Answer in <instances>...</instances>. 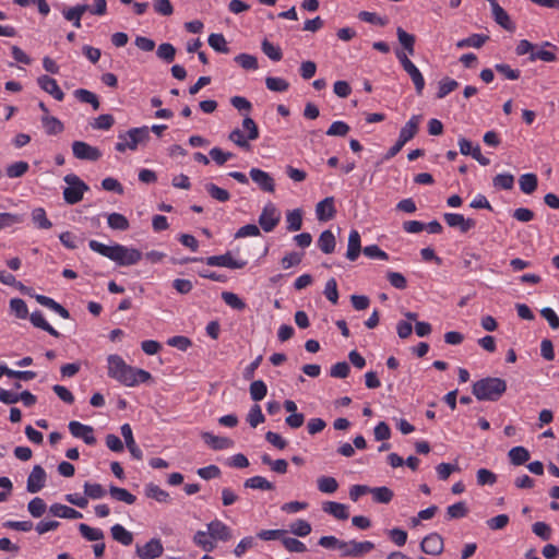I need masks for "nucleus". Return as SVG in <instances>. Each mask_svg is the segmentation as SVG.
Instances as JSON below:
<instances>
[{
  "instance_id": "obj_58",
  "label": "nucleus",
  "mask_w": 559,
  "mask_h": 559,
  "mask_svg": "<svg viewBox=\"0 0 559 559\" xmlns=\"http://www.w3.org/2000/svg\"><path fill=\"white\" fill-rule=\"evenodd\" d=\"M205 190L207 193L215 200L219 202H226L230 199V194L227 190L219 188L218 186L214 183H206Z\"/></svg>"
},
{
  "instance_id": "obj_20",
  "label": "nucleus",
  "mask_w": 559,
  "mask_h": 559,
  "mask_svg": "<svg viewBox=\"0 0 559 559\" xmlns=\"http://www.w3.org/2000/svg\"><path fill=\"white\" fill-rule=\"evenodd\" d=\"M120 431H121V436L123 437L126 445H127L129 452L131 453L132 457L135 460H142L143 452L135 443L131 426L129 424H123L120 427Z\"/></svg>"
},
{
  "instance_id": "obj_57",
  "label": "nucleus",
  "mask_w": 559,
  "mask_h": 559,
  "mask_svg": "<svg viewBox=\"0 0 559 559\" xmlns=\"http://www.w3.org/2000/svg\"><path fill=\"white\" fill-rule=\"evenodd\" d=\"M235 62L246 70H257L258 69V59L249 53H239L235 57Z\"/></svg>"
},
{
  "instance_id": "obj_17",
  "label": "nucleus",
  "mask_w": 559,
  "mask_h": 559,
  "mask_svg": "<svg viewBox=\"0 0 559 559\" xmlns=\"http://www.w3.org/2000/svg\"><path fill=\"white\" fill-rule=\"evenodd\" d=\"M336 210L333 197H326L316 205V216L320 222H326L335 216Z\"/></svg>"
},
{
  "instance_id": "obj_50",
  "label": "nucleus",
  "mask_w": 559,
  "mask_h": 559,
  "mask_svg": "<svg viewBox=\"0 0 559 559\" xmlns=\"http://www.w3.org/2000/svg\"><path fill=\"white\" fill-rule=\"evenodd\" d=\"M250 396L253 401L259 402L262 401L267 393V386L262 380H255L251 382L250 388Z\"/></svg>"
},
{
  "instance_id": "obj_6",
  "label": "nucleus",
  "mask_w": 559,
  "mask_h": 559,
  "mask_svg": "<svg viewBox=\"0 0 559 559\" xmlns=\"http://www.w3.org/2000/svg\"><path fill=\"white\" fill-rule=\"evenodd\" d=\"M64 182L68 186L63 190V199L69 204L79 203L83 199L84 192L88 190L87 185L74 174L67 175Z\"/></svg>"
},
{
  "instance_id": "obj_22",
  "label": "nucleus",
  "mask_w": 559,
  "mask_h": 559,
  "mask_svg": "<svg viewBox=\"0 0 559 559\" xmlns=\"http://www.w3.org/2000/svg\"><path fill=\"white\" fill-rule=\"evenodd\" d=\"M201 437L213 450H225L234 447V441L227 437L215 436L211 432H203Z\"/></svg>"
},
{
  "instance_id": "obj_24",
  "label": "nucleus",
  "mask_w": 559,
  "mask_h": 559,
  "mask_svg": "<svg viewBox=\"0 0 559 559\" xmlns=\"http://www.w3.org/2000/svg\"><path fill=\"white\" fill-rule=\"evenodd\" d=\"M322 510L337 520H347L349 516L348 507L341 502L326 501L323 503Z\"/></svg>"
},
{
  "instance_id": "obj_9",
  "label": "nucleus",
  "mask_w": 559,
  "mask_h": 559,
  "mask_svg": "<svg viewBox=\"0 0 559 559\" xmlns=\"http://www.w3.org/2000/svg\"><path fill=\"white\" fill-rule=\"evenodd\" d=\"M281 213L277 207L269 202L262 209V212L259 216V225L265 233H271L280 223Z\"/></svg>"
},
{
  "instance_id": "obj_47",
  "label": "nucleus",
  "mask_w": 559,
  "mask_h": 559,
  "mask_svg": "<svg viewBox=\"0 0 559 559\" xmlns=\"http://www.w3.org/2000/svg\"><path fill=\"white\" fill-rule=\"evenodd\" d=\"M509 459L514 465H522L530 459V452L524 447H514L509 453Z\"/></svg>"
},
{
  "instance_id": "obj_41",
  "label": "nucleus",
  "mask_w": 559,
  "mask_h": 559,
  "mask_svg": "<svg viewBox=\"0 0 559 559\" xmlns=\"http://www.w3.org/2000/svg\"><path fill=\"white\" fill-rule=\"evenodd\" d=\"M287 230L297 231L302 226V212L300 209H295L286 213Z\"/></svg>"
},
{
  "instance_id": "obj_64",
  "label": "nucleus",
  "mask_w": 559,
  "mask_h": 559,
  "mask_svg": "<svg viewBox=\"0 0 559 559\" xmlns=\"http://www.w3.org/2000/svg\"><path fill=\"white\" fill-rule=\"evenodd\" d=\"M156 55L159 59L171 62L175 59L176 49L171 44L164 43L158 46Z\"/></svg>"
},
{
  "instance_id": "obj_3",
  "label": "nucleus",
  "mask_w": 559,
  "mask_h": 559,
  "mask_svg": "<svg viewBox=\"0 0 559 559\" xmlns=\"http://www.w3.org/2000/svg\"><path fill=\"white\" fill-rule=\"evenodd\" d=\"M507 390V383L500 378H484L473 385V394L479 401H498Z\"/></svg>"
},
{
  "instance_id": "obj_59",
  "label": "nucleus",
  "mask_w": 559,
  "mask_h": 559,
  "mask_svg": "<svg viewBox=\"0 0 559 559\" xmlns=\"http://www.w3.org/2000/svg\"><path fill=\"white\" fill-rule=\"evenodd\" d=\"M222 299L226 305L235 310H243L246 308L245 301L235 293L223 292Z\"/></svg>"
},
{
  "instance_id": "obj_26",
  "label": "nucleus",
  "mask_w": 559,
  "mask_h": 559,
  "mask_svg": "<svg viewBox=\"0 0 559 559\" xmlns=\"http://www.w3.org/2000/svg\"><path fill=\"white\" fill-rule=\"evenodd\" d=\"M420 116H412L411 119L405 123V126L401 129L399 139L403 142L407 143L411 141L418 131V126L420 123Z\"/></svg>"
},
{
  "instance_id": "obj_33",
  "label": "nucleus",
  "mask_w": 559,
  "mask_h": 559,
  "mask_svg": "<svg viewBox=\"0 0 559 559\" xmlns=\"http://www.w3.org/2000/svg\"><path fill=\"white\" fill-rule=\"evenodd\" d=\"M41 124L49 135L59 134L63 131V123L56 117L44 115L40 119Z\"/></svg>"
},
{
  "instance_id": "obj_23",
  "label": "nucleus",
  "mask_w": 559,
  "mask_h": 559,
  "mask_svg": "<svg viewBox=\"0 0 559 559\" xmlns=\"http://www.w3.org/2000/svg\"><path fill=\"white\" fill-rule=\"evenodd\" d=\"M49 513L52 516L60 518V519H81L83 515L81 512L76 511L75 509L68 507L66 504L61 503H53L49 507Z\"/></svg>"
},
{
  "instance_id": "obj_21",
  "label": "nucleus",
  "mask_w": 559,
  "mask_h": 559,
  "mask_svg": "<svg viewBox=\"0 0 559 559\" xmlns=\"http://www.w3.org/2000/svg\"><path fill=\"white\" fill-rule=\"evenodd\" d=\"M443 217L450 227H457L462 233H466L475 226L474 219L465 218L459 213H445Z\"/></svg>"
},
{
  "instance_id": "obj_43",
  "label": "nucleus",
  "mask_w": 559,
  "mask_h": 559,
  "mask_svg": "<svg viewBox=\"0 0 559 559\" xmlns=\"http://www.w3.org/2000/svg\"><path fill=\"white\" fill-rule=\"evenodd\" d=\"M107 224L115 230H127L130 226L128 218L120 213H110L107 216Z\"/></svg>"
},
{
  "instance_id": "obj_7",
  "label": "nucleus",
  "mask_w": 559,
  "mask_h": 559,
  "mask_svg": "<svg viewBox=\"0 0 559 559\" xmlns=\"http://www.w3.org/2000/svg\"><path fill=\"white\" fill-rule=\"evenodd\" d=\"M395 56L401 63L403 70L409 75L412 82L414 83L416 93L421 95L425 88V79L419 71V69L415 66V63L407 57V53L396 49Z\"/></svg>"
},
{
  "instance_id": "obj_42",
  "label": "nucleus",
  "mask_w": 559,
  "mask_h": 559,
  "mask_svg": "<svg viewBox=\"0 0 559 559\" xmlns=\"http://www.w3.org/2000/svg\"><path fill=\"white\" fill-rule=\"evenodd\" d=\"M488 36L481 34H473L466 38H463L456 43L457 48L474 47L480 48L487 40Z\"/></svg>"
},
{
  "instance_id": "obj_10",
  "label": "nucleus",
  "mask_w": 559,
  "mask_h": 559,
  "mask_svg": "<svg viewBox=\"0 0 559 559\" xmlns=\"http://www.w3.org/2000/svg\"><path fill=\"white\" fill-rule=\"evenodd\" d=\"M135 554L140 559H157L164 554V546L159 538H151L144 545H136Z\"/></svg>"
},
{
  "instance_id": "obj_63",
  "label": "nucleus",
  "mask_w": 559,
  "mask_h": 559,
  "mask_svg": "<svg viewBox=\"0 0 559 559\" xmlns=\"http://www.w3.org/2000/svg\"><path fill=\"white\" fill-rule=\"evenodd\" d=\"M468 512L466 503L463 501L456 502L452 506H449L447 509V515L449 519H462Z\"/></svg>"
},
{
  "instance_id": "obj_13",
  "label": "nucleus",
  "mask_w": 559,
  "mask_h": 559,
  "mask_svg": "<svg viewBox=\"0 0 559 559\" xmlns=\"http://www.w3.org/2000/svg\"><path fill=\"white\" fill-rule=\"evenodd\" d=\"M69 430L74 438L82 439L86 444L93 445L96 443L94 429L92 426L84 425L80 421L72 420L69 423Z\"/></svg>"
},
{
  "instance_id": "obj_56",
  "label": "nucleus",
  "mask_w": 559,
  "mask_h": 559,
  "mask_svg": "<svg viewBox=\"0 0 559 559\" xmlns=\"http://www.w3.org/2000/svg\"><path fill=\"white\" fill-rule=\"evenodd\" d=\"M29 168L28 163L20 160L7 167V176L9 178H20L24 176Z\"/></svg>"
},
{
  "instance_id": "obj_4",
  "label": "nucleus",
  "mask_w": 559,
  "mask_h": 559,
  "mask_svg": "<svg viewBox=\"0 0 559 559\" xmlns=\"http://www.w3.org/2000/svg\"><path fill=\"white\" fill-rule=\"evenodd\" d=\"M150 139V129L144 127L131 128L127 132L118 134V142L115 150L123 153L127 150L136 151L140 144H144Z\"/></svg>"
},
{
  "instance_id": "obj_5",
  "label": "nucleus",
  "mask_w": 559,
  "mask_h": 559,
  "mask_svg": "<svg viewBox=\"0 0 559 559\" xmlns=\"http://www.w3.org/2000/svg\"><path fill=\"white\" fill-rule=\"evenodd\" d=\"M242 130L235 129L233 130L228 139L235 143L237 146L249 150L250 148V141H254L259 138V129L257 123L252 118L249 116H246L242 120Z\"/></svg>"
},
{
  "instance_id": "obj_34",
  "label": "nucleus",
  "mask_w": 559,
  "mask_h": 559,
  "mask_svg": "<svg viewBox=\"0 0 559 559\" xmlns=\"http://www.w3.org/2000/svg\"><path fill=\"white\" fill-rule=\"evenodd\" d=\"M335 237L331 230H324L321 233L318 239V247L326 254L332 253L335 249Z\"/></svg>"
},
{
  "instance_id": "obj_32",
  "label": "nucleus",
  "mask_w": 559,
  "mask_h": 559,
  "mask_svg": "<svg viewBox=\"0 0 559 559\" xmlns=\"http://www.w3.org/2000/svg\"><path fill=\"white\" fill-rule=\"evenodd\" d=\"M29 320L32 324L38 329H41L49 333L51 336L59 337L60 333L53 329L45 319L43 312L40 311H34L29 316Z\"/></svg>"
},
{
  "instance_id": "obj_8",
  "label": "nucleus",
  "mask_w": 559,
  "mask_h": 559,
  "mask_svg": "<svg viewBox=\"0 0 559 559\" xmlns=\"http://www.w3.org/2000/svg\"><path fill=\"white\" fill-rule=\"evenodd\" d=\"M374 549V544L370 540L358 542L355 539L343 540L341 557L360 558Z\"/></svg>"
},
{
  "instance_id": "obj_45",
  "label": "nucleus",
  "mask_w": 559,
  "mask_h": 559,
  "mask_svg": "<svg viewBox=\"0 0 559 559\" xmlns=\"http://www.w3.org/2000/svg\"><path fill=\"white\" fill-rule=\"evenodd\" d=\"M369 491L372 495V499L378 503H389L394 496L393 491L385 486L373 487Z\"/></svg>"
},
{
  "instance_id": "obj_16",
  "label": "nucleus",
  "mask_w": 559,
  "mask_h": 559,
  "mask_svg": "<svg viewBox=\"0 0 559 559\" xmlns=\"http://www.w3.org/2000/svg\"><path fill=\"white\" fill-rule=\"evenodd\" d=\"M249 174L252 181L257 183L261 190L270 193L275 191V181L269 173L259 168H251Z\"/></svg>"
},
{
  "instance_id": "obj_12",
  "label": "nucleus",
  "mask_w": 559,
  "mask_h": 559,
  "mask_svg": "<svg viewBox=\"0 0 559 559\" xmlns=\"http://www.w3.org/2000/svg\"><path fill=\"white\" fill-rule=\"evenodd\" d=\"M210 535L217 546V543H227L233 538V530L221 520H213L206 524Z\"/></svg>"
},
{
  "instance_id": "obj_2",
  "label": "nucleus",
  "mask_w": 559,
  "mask_h": 559,
  "mask_svg": "<svg viewBox=\"0 0 559 559\" xmlns=\"http://www.w3.org/2000/svg\"><path fill=\"white\" fill-rule=\"evenodd\" d=\"M88 247L92 251L114 261L119 266L135 265L143 258L140 250L120 243L107 246L97 240H90Z\"/></svg>"
},
{
  "instance_id": "obj_36",
  "label": "nucleus",
  "mask_w": 559,
  "mask_h": 559,
  "mask_svg": "<svg viewBox=\"0 0 559 559\" xmlns=\"http://www.w3.org/2000/svg\"><path fill=\"white\" fill-rule=\"evenodd\" d=\"M109 493L112 499L127 504H133L136 501V497L134 495L129 492L127 489L117 486H110Z\"/></svg>"
},
{
  "instance_id": "obj_51",
  "label": "nucleus",
  "mask_w": 559,
  "mask_h": 559,
  "mask_svg": "<svg viewBox=\"0 0 559 559\" xmlns=\"http://www.w3.org/2000/svg\"><path fill=\"white\" fill-rule=\"evenodd\" d=\"M24 222L23 214L0 213V230Z\"/></svg>"
},
{
  "instance_id": "obj_49",
  "label": "nucleus",
  "mask_w": 559,
  "mask_h": 559,
  "mask_svg": "<svg viewBox=\"0 0 559 559\" xmlns=\"http://www.w3.org/2000/svg\"><path fill=\"white\" fill-rule=\"evenodd\" d=\"M46 510L47 504L40 497L33 498L27 504V511L35 519L40 518Z\"/></svg>"
},
{
  "instance_id": "obj_53",
  "label": "nucleus",
  "mask_w": 559,
  "mask_h": 559,
  "mask_svg": "<svg viewBox=\"0 0 559 559\" xmlns=\"http://www.w3.org/2000/svg\"><path fill=\"white\" fill-rule=\"evenodd\" d=\"M10 310L19 319H26L28 317L27 305L21 298H13L10 300Z\"/></svg>"
},
{
  "instance_id": "obj_28",
  "label": "nucleus",
  "mask_w": 559,
  "mask_h": 559,
  "mask_svg": "<svg viewBox=\"0 0 559 559\" xmlns=\"http://www.w3.org/2000/svg\"><path fill=\"white\" fill-rule=\"evenodd\" d=\"M195 546L200 547L202 550L206 552H211L216 548L215 543L213 542L209 530L206 531H197L192 538Z\"/></svg>"
},
{
  "instance_id": "obj_15",
  "label": "nucleus",
  "mask_w": 559,
  "mask_h": 559,
  "mask_svg": "<svg viewBox=\"0 0 559 559\" xmlns=\"http://www.w3.org/2000/svg\"><path fill=\"white\" fill-rule=\"evenodd\" d=\"M206 264L210 266H221L228 269H242L247 262L245 260L234 259L230 253L221 255H212L206 259Z\"/></svg>"
},
{
  "instance_id": "obj_31",
  "label": "nucleus",
  "mask_w": 559,
  "mask_h": 559,
  "mask_svg": "<svg viewBox=\"0 0 559 559\" xmlns=\"http://www.w3.org/2000/svg\"><path fill=\"white\" fill-rule=\"evenodd\" d=\"M87 9H88V5L79 4V5H75L70 9L64 10L63 16L67 21L72 22L74 27L80 28L82 15L86 12Z\"/></svg>"
},
{
  "instance_id": "obj_54",
  "label": "nucleus",
  "mask_w": 559,
  "mask_h": 559,
  "mask_svg": "<svg viewBox=\"0 0 559 559\" xmlns=\"http://www.w3.org/2000/svg\"><path fill=\"white\" fill-rule=\"evenodd\" d=\"M459 83L450 78H444L439 82L437 98H444L448 94L456 90Z\"/></svg>"
},
{
  "instance_id": "obj_35",
  "label": "nucleus",
  "mask_w": 559,
  "mask_h": 559,
  "mask_svg": "<svg viewBox=\"0 0 559 559\" xmlns=\"http://www.w3.org/2000/svg\"><path fill=\"white\" fill-rule=\"evenodd\" d=\"M145 495L147 498L154 499L158 502L165 503L169 501V493L153 483L145 486Z\"/></svg>"
},
{
  "instance_id": "obj_62",
  "label": "nucleus",
  "mask_w": 559,
  "mask_h": 559,
  "mask_svg": "<svg viewBox=\"0 0 559 559\" xmlns=\"http://www.w3.org/2000/svg\"><path fill=\"white\" fill-rule=\"evenodd\" d=\"M349 126L341 120L334 121L326 130L329 136H345L349 132Z\"/></svg>"
},
{
  "instance_id": "obj_11",
  "label": "nucleus",
  "mask_w": 559,
  "mask_h": 559,
  "mask_svg": "<svg viewBox=\"0 0 559 559\" xmlns=\"http://www.w3.org/2000/svg\"><path fill=\"white\" fill-rule=\"evenodd\" d=\"M72 153L75 158L81 160L96 162L102 157V152L84 141H74L72 143Z\"/></svg>"
},
{
  "instance_id": "obj_46",
  "label": "nucleus",
  "mask_w": 559,
  "mask_h": 559,
  "mask_svg": "<svg viewBox=\"0 0 559 559\" xmlns=\"http://www.w3.org/2000/svg\"><path fill=\"white\" fill-rule=\"evenodd\" d=\"M289 531L295 536L306 537L311 533L312 527L308 521L299 519L289 525Z\"/></svg>"
},
{
  "instance_id": "obj_61",
  "label": "nucleus",
  "mask_w": 559,
  "mask_h": 559,
  "mask_svg": "<svg viewBox=\"0 0 559 559\" xmlns=\"http://www.w3.org/2000/svg\"><path fill=\"white\" fill-rule=\"evenodd\" d=\"M115 123V119L109 114H104L98 116L94 119L93 122H91V126L93 129L96 130H109Z\"/></svg>"
},
{
  "instance_id": "obj_48",
  "label": "nucleus",
  "mask_w": 559,
  "mask_h": 559,
  "mask_svg": "<svg viewBox=\"0 0 559 559\" xmlns=\"http://www.w3.org/2000/svg\"><path fill=\"white\" fill-rule=\"evenodd\" d=\"M209 45L217 52L228 53L229 48L223 34L213 33L209 36Z\"/></svg>"
},
{
  "instance_id": "obj_39",
  "label": "nucleus",
  "mask_w": 559,
  "mask_h": 559,
  "mask_svg": "<svg viewBox=\"0 0 559 559\" xmlns=\"http://www.w3.org/2000/svg\"><path fill=\"white\" fill-rule=\"evenodd\" d=\"M32 221L39 229H49L52 223L47 217L46 211L43 207H36L32 211Z\"/></svg>"
},
{
  "instance_id": "obj_19",
  "label": "nucleus",
  "mask_w": 559,
  "mask_h": 559,
  "mask_svg": "<svg viewBox=\"0 0 559 559\" xmlns=\"http://www.w3.org/2000/svg\"><path fill=\"white\" fill-rule=\"evenodd\" d=\"M37 84L43 91L51 95L56 100H63L64 93L61 91L55 79L48 75H40L37 79Z\"/></svg>"
},
{
  "instance_id": "obj_30",
  "label": "nucleus",
  "mask_w": 559,
  "mask_h": 559,
  "mask_svg": "<svg viewBox=\"0 0 559 559\" xmlns=\"http://www.w3.org/2000/svg\"><path fill=\"white\" fill-rule=\"evenodd\" d=\"M112 538L123 546H130L133 542V534L121 524H115L110 528Z\"/></svg>"
},
{
  "instance_id": "obj_37",
  "label": "nucleus",
  "mask_w": 559,
  "mask_h": 559,
  "mask_svg": "<svg viewBox=\"0 0 559 559\" xmlns=\"http://www.w3.org/2000/svg\"><path fill=\"white\" fill-rule=\"evenodd\" d=\"M245 488L260 489V490H273L274 485L263 476H253L245 480Z\"/></svg>"
},
{
  "instance_id": "obj_25",
  "label": "nucleus",
  "mask_w": 559,
  "mask_h": 559,
  "mask_svg": "<svg viewBox=\"0 0 559 559\" xmlns=\"http://www.w3.org/2000/svg\"><path fill=\"white\" fill-rule=\"evenodd\" d=\"M396 36L399 39V43L401 44L402 51L407 53V57L413 56L415 53V41L416 38L413 34L407 33L402 27L396 28Z\"/></svg>"
},
{
  "instance_id": "obj_14",
  "label": "nucleus",
  "mask_w": 559,
  "mask_h": 559,
  "mask_svg": "<svg viewBox=\"0 0 559 559\" xmlns=\"http://www.w3.org/2000/svg\"><path fill=\"white\" fill-rule=\"evenodd\" d=\"M47 474L40 465H35L27 477L26 489L31 493L40 491L46 484Z\"/></svg>"
},
{
  "instance_id": "obj_60",
  "label": "nucleus",
  "mask_w": 559,
  "mask_h": 559,
  "mask_svg": "<svg viewBox=\"0 0 559 559\" xmlns=\"http://www.w3.org/2000/svg\"><path fill=\"white\" fill-rule=\"evenodd\" d=\"M265 417L262 413L261 407L258 404H254L247 416V421L252 428H255L258 425L264 423Z\"/></svg>"
},
{
  "instance_id": "obj_1",
  "label": "nucleus",
  "mask_w": 559,
  "mask_h": 559,
  "mask_svg": "<svg viewBox=\"0 0 559 559\" xmlns=\"http://www.w3.org/2000/svg\"><path fill=\"white\" fill-rule=\"evenodd\" d=\"M107 374L109 378L129 388L136 386L151 379L148 371L128 365L117 354H111L107 357Z\"/></svg>"
},
{
  "instance_id": "obj_18",
  "label": "nucleus",
  "mask_w": 559,
  "mask_h": 559,
  "mask_svg": "<svg viewBox=\"0 0 559 559\" xmlns=\"http://www.w3.org/2000/svg\"><path fill=\"white\" fill-rule=\"evenodd\" d=\"M420 548L425 554L439 555L443 550V539L439 534L431 533L423 539Z\"/></svg>"
},
{
  "instance_id": "obj_29",
  "label": "nucleus",
  "mask_w": 559,
  "mask_h": 559,
  "mask_svg": "<svg viewBox=\"0 0 559 559\" xmlns=\"http://www.w3.org/2000/svg\"><path fill=\"white\" fill-rule=\"evenodd\" d=\"M491 11L493 20L496 21L497 24H499L507 31L514 29V25L511 22L509 14L504 11L502 7H500L498 2L493 3V5L491 7Z\"/></svg>"
},
{
  "instance_id": "obj_27",
  "label": "nucleus",
  "mask_w": 559,
  "mask_h": 559,
  "mask_svg": "<svg viewBox=\"0 0 559 559\" xmlns=\"http://www.w3.org/2000/svg\"><path fill=\"white\" fill-rule=\"evenodd\" d=\"M360 251V235L356 229H353L348 236L346 258L349 261H355L359 257Z\"/></svg>"
},
{
  "instance_id": "obj_52",
  "label": "nucleus",
  "mask_w": 559,
  "mask_h": 559,
  "mask_svg": "<svg viewBox=\"0 0 559 559\" xmlns=\"http://www.w3.org/2000/svg\"><path fill=\"white\" fill-rule=\"evenodd\" d=\"M265 85L270 91L280 93L286 92L289 88V83L278 76H267L265 79Z\"/></svg>"
},
{
  "instance_id": "obj_44",
  "label": "nucleus",
  "mask_w": 559,
  "mask_h": 559,
  "mask_svg": "<svg viewBox=\"0 0 559 559\" xmlns=\"http://www.w3.org/2000/svg\"><path fill=\"white\" fill-rule=\"evenodd\" d=\"M81 535L90 542H99L104 538V532L97 527H91L87 524H79Z\"/></svg>"
},
{
  "instance_id": "obj_55",
  "label": "nucleus",
  "mask_w": 559,
  "mask_h": 559,
  "mask_svg": "<svg viewBox=\"0 0 559 559\" xmlns=\"http://www.w3.org/2000/svg\"><path fill=\"white\" fill-rule=\"evenodd\" d=\"M282 544L285 547V549L288 550L289 552L301 554V552L307 551L306 545L302 542H300L299 539L294 538V537H288L285 535L282 538Z\"/></svg>"
},
{
  "instance_id": "obj_40",
  "label": "nucleus",
  "mask_w": 559,
  "mask_h": 559,
  "mask_svg": "<svg viewBox=\"0 0 559 559\" xmlns=\"http://www.w3.org/2000/svg\"><path fill=\"white\" fill-rule=\"evenodd\" d=\"M537 176L535 174H524L519 179L520 189L525 194L533 193L537 188Z\"/></svg>"
},
{
  "instance_id": "obj_38",
  "label": "nucleus",
  "mask_w": 559,
  "mask_h": 559,
  "mask_svg": "<svg viewBox=\"0 0 559 559\" xmlns=\"http://www.w3.org/2000/svg\"><path fill=\"white\" fill-rule=\"evenodd\" d=\"M318 490L322 493H334L338 488L337 480L332 476H320L317 479Z\"/></svg>"
}]
</instances>
